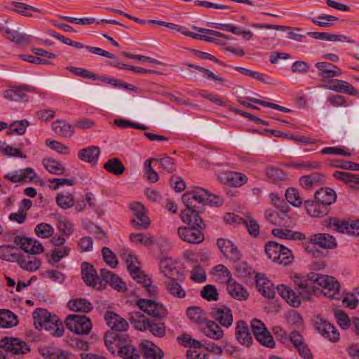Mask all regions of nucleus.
I'll return each mask as SVG.
<instances>
[{"instance_id": "nucleus-45", "label": "nucleus", "mask_w": 359, "mask_h": 359, "mask_svg": "<svg viewBox=\"0 0 359 359\" xmlns=\"http://www.w3.org/2000/svg\"><path fill=\"white\" fill-rule=\"evenodd\" d=\"M187 316L192 322L198 325H203L206 321L205 313L199 306H192L188 307Z\"/></svg>"}, {"instance_id": "nucleus-50", "label": "nucleus", "mask_w": 359, "mask_h": 359, "mask_svg": "<svg viewBox=\"0 0 359 359\" xmlns=\"http://www.w3.org/2000/svg\"><path fill=\"white\" fill-rule=\"evenodd\" d=\"M179 344L184 347L194 348L201 349L203 347V344L192 338L189 334L184 333L177 337Z\"/></svg>"}, {"instance_id": "nucleus-13", "label": "nucleus", "mask_w": 359, "mask_h": 359, "mask_svg": "<svg viewBox=\"0 0 359 359\" xmlns=\"http://www.w3.org/2000/svg\"><path fill=\"white\" fill-rule=\"evenodd\" d=\"M251 327L255 339L263 346L273 348L276 343L265 325L259 319L254 318L251 321Z\"/></svg>"}, {"instance_id": "nucleus-28", "label": "nucleus", "mask_w": 359, "mask_h": 359, "mask_svg": "<svg viewBox=\"0 0 359 359\" xmlns=\"http://www.w3.org/2000/svg\"><path fill=\"white\" fill-rule=\"evenodd\" d=\"M100 154V149L97 146H88L78 151V158L86 163L96 164Z\"/></svg>"}, {"instance_id": "nucleus-16", "label": "nucleus", "mask_w": 359, "mask_h": 359, "mask_svg": "<svg viewBox=\"0 0 359 359\" xmlns=\"http://www.w3.org/2000/svg\"><path fill=\"white\" fill-rule=\"evenodd\" d=\"M316 330L331 342L336 343L340 339V334L337 327L318 316H316Z\"/></svg>"}, {"instance_id": "nucleus-26", "label": "nucleus", "mask_w": 359, "mask_h": 359, "mask_svg": "<svg viewBox=\"0 0 359 359\" xmlns=\"http://www.w3.org/2000/svg\"><path fill=\"white\" fill-rule=\"evenodd\" d=\"M256 287L259 292L268 299H273L275 296L273 283L263 274L257 273L255 276Z\"/></svg>"}, {"instance_id": "nucleus-27", "label": "nucleus", "mask_w": 359, "mask_h": 359, "mask_svg": "<svg viewBox=\"0 0 359 359\" xmlns=\"http://www.w3.org/2000/svg\"><path fill=\"white\" fill-rule=\"evenodd\" d=\"M226 290L232 298L238 301H245L249 297L247 290L232 278L227 280Z\"/></svg>"}, {"instance_id": "nucleus-42", "label": "nucleus", "mask_w": 359, "mask_h": 359, "mask_svg": "<svg viewBox=\"0 0 359 359\" xmlns=\"http://www.w3.org/2000/svg\"><path fill=\"white\" fill-rule=\"evenodd\" d=\"M316 39L325 41H332V42H347L349 43H353L354 41L352 40L350 37L343 35V34H334L329 32H316Z\"/></svg>"}, {"instance_id": "nucleus-44", "label": "nucleus", "mask_w": 359, "mask_h": 359, "mask_svg": "<svg viewBox=\"0 0 359 359\" xmlns=\"http://www.w3.org/2000/svg\"><path fill=\"white\" fill-rule=\"evenodd\" d=\"M272 234L279 238L289 240H304L305 235L299 231H293L289 229H273Z\"/></svg>"}, {"instance_id": "nucleus-57", "label": "nucleus", "mask_w": 359, "mask_h": 359, "mask_svg": "<svg viewBox=\"0 0 359 359\" xmlns=\"http://www.w3.org/2000/svg\"><path fill=\"white\" fill-rule=\"evenodd\" d=\"M155 158H149L144 162V175L147 180L151 182H156L158 180V173L153 169L151 162L154 161Z\"/></svg>"}, {"instance_id": "nucleus-4", "label": "nucleus", "mask_w": 359, "mask_h": 359, "mask_svg": "<svg viewBox=\"0 0 359 359\" xmlns=\"http://www.w3.org/2000/svg\"><path fill=\"white\" fill-rule=\"evenodd\" d=\"M316 285L320 287H316V297L323 295L332 300L341 299V284L334 276L316 273Z\"/></svg>"}, {"instance_id": "nucleus-18", "label": "nucleus", "mask_w": 359, "mask_h": 359, "mask_svg": "<svg viewBox=\"0 0 359 359\" xmlns=\"http://www.w3.org/2000/svg\"><path fill=\"white\" fill-rule=\"evenodd\" d=\"M137 305L140 310L156 318H162L167 315L165 307L153 300L140 299L137 302Z\"/></svg>"}, {"instance_id": "nucleus-2", "label": "nucleus", "mask_w": 359, "mask_h": 359, "mask_svg": "<svg viewBox=\"0 0 359 359\" xmlns=\"http://www.w3.org/2000/svg\"><path fill=\"white\" fill-rule=\"evenodd\" d=\"M32 316L36 329H45L55 337H60L64 334L62 322L55 314H51L45 309L38 308L34 311Z\"/></svg>"}, {"instance_id": "nucleus-3", "label": "nucleus", "mask_w": 359, "mask_h": 359, "mask_svg": "<svg viewBox=\"0 0 359 359\" xmlns=\"http://www.w3.org/2000/svg\"><path fill=\"white\" fill-rule=\"evenodd\" d=\"M129 320L136 330L141 332L149 331L154 337L159 338L165 334V325L163 322L145 318L140 312L130 313Z\"/></svg>"}, {"instance_id": "nucleus-52", "label": "nucleus", "mask_w": 359, "mask_h": 359, "mask_svg": "<svg viewBox=\"0 0 359 359\" xmlns=\"http://www.w3.org/2000/svg\"><path fill=\"white\" fill-rule=\"evenodd\" d=\"M34 232L39 238H48L53 235L54 229L49 224L41 223L36 226Z\"/></svg>"}, {"instance_id": "nucleus-60", "label": "nucleus", "mask_w": 359, "mask_h": 359, "mask_svg": "<svg viewBox=\"0 0 359 359\" xmlns=\"http://www.w3.org/2000/svg\"><path fill=\"white\" fill-rule=\"evenodd\" d=\"M154 161L158 163L161 168L168 173L173 172L175 170V163L174 160L170 156H165L161 158H155Z\"/></svg>"}, {"instance_id": "nucleus-7", "label": "nucleus", "mask_w": 359, "mask_h": 359, "mask_svg": "<svg viewBox=\"0 0 359 359\" xmlns=\"http://www.w3.org/2000/svg\"><path fill=\"white\" fill-rule=\"evenodd\" d=\"M336 200V194L330 188L316 191V217H323L328 213V206Z\"/></svg>"}, {"instance_id": "nucleus-10", "label": "nucleus", "mask_w": 359, "mask_h": 359, "mask_svg": "<svg viewBox=\"0 0 359 359\" xmlns=\"http://www.w3.org/2000/svg\"><path fill=\"white\" fill-rule=\"evenodd\" d=\"M120 256L126 262L127 269L134 280L139 283H144L148 286L151 283V278L142 271L140 268L135 265L137 258L131 255L128 250L123 249L120 252Z\"/></svg>"}, {"instance_id": "nucleus-6", "label": "nucleus", "mask_w": 359, "mask_h": 359, "mask_svg": "<svg viewBox=\"0 0 359 359\" xmlns=\"http://www.w3.org/2000/svg\"><path fill=\"white\" fill-rule=\"evenodd\" d=\"M190 219H193L194 221H183L188 224V226H181L178 228V236L180 238L184 241V242H187L191 244H198L201 243L204 240V234L202 233L201 229L205 227V224L202 220L201 225L198 226L199 224L197 222L194 221V217Z\"/></svg>"}, {"instance_id": "nucleus-17", "label": "nucleus", "mask_w": 359, "mask_h": 359, "mask_svg": "<svg viewBox=\"0 0 359 359\" xmlns=\"http://www.w3.org/2000/svg\"><path fill=\"white\" fill-rule=\"evenodd\" d=\"M130 209L133 214L132 224L134 227L138 230L147 229L150 225V220L146 215L144 205L140 203L134 202L130 205Z\"/></svg>"}, {"instance_id": "nucleus-39", "label": "nucleus", "mask_w": 359, "mask_h": 359, "mask_svg": "<svg viewBox=\"0 0 359 359\" xmlns=\"http://www.w3.org/2000/svg\"><path fill=\"white\" fill-rule=\"evenodd\" d=\"M333 177L348 184L353 189H359V175L344 171H335L333 173Z\"/></svg>"}, {"instance_id": "nucleus-12", "label": "nucleus", "mask_w": 359, "mask_h": 359, "mask_svg": "<svg viewBox=\"0 0 359 359\" xmlns=\"http://www.w3.org/2000/svg\"><path fill=\"white\" fill-rule=\"evenodd\" d=\"M0 348L11 355H25L30 351L29 346L20 338L6 337L0 341Z\"/></svg>"}, {"instance_id": "nucleus-38", "label": "nucleus", "mask_w": 359, "mask_h": 359, "mask_svg": "<svg viewBox=\"0 0 359 359\" xmlns=\"http://www.w3.org/2000/svg\"><path fill=\"white\" fill-rule=\"evenodd\" d=\"M316 245L320 248L327 250L334 249L337 247L336 238L328 233L316 234Z\"/></svg>"}, {"instance_id": "nucleus-47", "label": "nucleus", "mask_w": 359, "mask_h": 359, "mask_svg": "<svg viewBox=\"0 0 359 359\" xmlns=\"http://www.w3.org/2000/svg\"><path fill=\"white\" fill-rule=\"evenodd\" d=\"M43 165L50 173L54 175H62L66 170L60 162L53 158L44 159L43 161Z\"/></svg>"}, {"instance_id": "nucleus-35", "label": "nucleus", "mask_w": 359, "mask_h": 359, "mask_svg": "<svg viewBox=\"0 0 359 359\" xmlns=\"http://www.w3.org/2000/svg\"><path fill=\"white\" fill-rule=\"evenodd\" d=\"M68 308L75 312L88 313L92 311V304L85 298H76L67 303Z\"/></svg>"}, {"instance_id": "nucleus-55", "label": "nucleus", "mask_w": 359, "mask_h": 359, "mask_svg": "<svg viewBox=\"0 0 359 359\" xmlns=\"http://www.w3.org/2000/svg\"><path fill=\"white\" fill-rule=\"evenodd\" d=\"M67 69L73 74L86 79L97 80V74L93 73L86 69L68 67Z\"/></svg>"}, {"instance_id": "nucleus-14", "label": "nucleus", "mask_w": 359, "mask_h": 359, "mask_svg": "<svg viewBox=\"0 0 359 359\" xmlns=\"http://www.w3.org/2000/svg\"><path fill=\"white\" fill-rule=\"evenodd\" d=\"M27 92L37 93L38 90L34 86L25 84L12 86L4 90V97L12 102L27 101L28 96L26 94Z\"/></svg>"}, {"instance_id": "nucleus-62", "label": "nucleus", "mask_w": 359, "mask_h": 359, "mask_svg": "<svg viewBox=\"0 0 359 359\" xmlns=\"http://www.w3.org/2000/svg\"><path fill=\"white\" fill-rule=\"evenodd\" d=\"M248 231L252 237H257L259 234V225L257 220L252 217H247L243 221Z\"/></svg>"}, {"instance_id": "nucleus-29", "label": "nucleus", "mask_w": 359, "mask_h": 359, "mask_svg": "<svg viewBox=\"0 0 359 359\" xmlns=\"http://www.w3.org/2000/svg\"><path fill=\"white\" fill-rule=\"evenodd\" d=\"M140 347L144 359L163 358V351L156 346L153 342L149 341H142Z\"/></svg>"}, {"instance_id": "nucleus-36", "label": "nucleus", "mask_w": 359, "mask_h": 359, "mask_svg": "<svg viewBox=\"0 0 359 359\" xmlns=\"http://www.w3.org/2000/svg\"><path fill=\"white\" fill-rule=\"evenodd\" d=\"M203 332L208 337L219 340L224 336V332L219 325L215 321L206 320Z\"/></svg>"}, {"instance_id": "nucleus-48", "label": "nucleus", "mask_w": 359, "mask_h": 359, "mask_svg": "<svg viewBox=\"0 0 359 359\" xmlns=\"http://www.w3.org/2000/svg\"><path fill=\"white\" fill-rule=\"evenodd\" d=\"M69 250V248L66 246L55 248L52 250L50 257L48 259V263L54 266L56 263L59 262L60 259L68 256Z\"/></svg>"}, {"instance_id": "nucleus-46", "label": "nucleus", "mask_w": 359, "mask_h": 359, "mask_svg": "<svg viewBox=\"0 0 359 359\" xmlns=\"http://www.w3.org/2000/svg\"><path fill=\"white\" fill-rule=\"evenodd\" d=\"M55 202L63 210L71 208L75 203L74 196L69 192L57 193L55 197Z\"/></svg>"}, {"instance_id": "nucleus-22", "label": "nucleus", "mask_w": 359, "mask_h": 359, "mask_svg": "<svg viewBox=\"0 0 359 359\" xmlns=\"http://www.w3.org/2000/svg\"><path fill=\"white\" fill-rule=\"evenodd\" d=\"M217 245L222 255L230 261L236 262L241 259V252L230 240L222 238H218Z\"/></svg>"}, {"instance_id": "nucleus-31", "label": "nucleus", "mask_w": 359, "mask_h": 359, "mask_svg": "<svg viewBox=\"0 0 359 359\" xmlns=\"http://www.w3.org/2000/svg\"><path fill=\"white\" fill-rule=\"evenodd\" d=\"M316 67L319 70V76L323 78H333L342 74L341 70L332 63L318 62L316 64Z\"/></svg>"}, {"instance_id": "nucleus-61", "label": "nucleus", "mask_w": 359, "mask_h": 359, "mask_svg": "<svg viewBox=\"0 0 359 359\" xmlns=\"http://www.w3.org/2000/svg\"><path fill=\"white\" fill-rule=\"evenodd\" d=\"M194 197L195 198V202L198 204H207L208 198L210 196L209 191L201 188L196 187L195 189L192 190Z\"/></svg>"}, {"instance_id": "nucleus-34", "label": "nucleus", "mask_w": 359, "mask_h": 359, "mask_svg": "<svg viewBox=\"0 0 359 359\" xmlns=\"http://www.w3.org/2000/svg\"><path fill=\"white\" fill-rule=\"evenodd\" d=\"M182 280H183L180 279L178 276L170 278L166 282V288L173 297L180 299L185 297L186 292L180 284V282H182Z\"/></svg>"}, {"instance_id": "nucleus-64", "label": "nucleus", "mask_w": 359, "mask_h": 359, "mask_svg": "<svg viewBox=\"0 0 359 359\" xmlns=\"http://www.w3.org/2000/svg\"><path fill=\"white\" fill-rule=\"evenodd\" d=\"M334 315L337 323L342 330H347L350 327L351 320L345 312L337 310L334 312Z\"/></svg>"}, {"instance_id": "nucleus-43", "label": "nucleus", "mask_w": 359, "mask_h": 359, "mask_svg": "<svg viewBox=\"0 0 359 359\" xmlns=\"http://www.w3.org/2000/svg\"><path fill=\"white\" fill-rule=\"evenodd\" d=\"M103 168L108 172L114 175H121L126 170L124 165L118 158H112L109 159L104 164Z\"/></svg>"}, {"instance_id": "nucleus-51", "label": "nucleus", "mask_w": 359, "mask_h": 359, "mask_svg": "<svg viewBox=\"0 0 359 359\" xmlns=\"http://www.w3.org/2000/svg\"><path fill=\"white\" fill-rule=\"evenodd\" d=\"M226 180L229 185L239 187L247 182L248 177L241 172H233L227 175Z\"/></svg>"}, {"instance_id": "nucleus-58", "label": "nucleus", "mask_w": 359, "mask_h": 359, "mask_svg": "<svg viewBox=\"0 0 359 359\" xmlns=\"http://www.w3.org/2000/svg\"><path fill=\"white\" fill-rule=\"evenodd\" d=\"M102 255L104 261L111 268L116 267L118 261L116 255L107 247L102 248Z\"/></svg>"}, {"instance_id": "nucleus-30", "label": "nucleus", "mask_w": 359, "mask_h": 359, "mask_svg": "<svg viewBox=\"0 0 359 359\" xmlns=\"http://www.w3.org/2000/svg\"><path fill=\"white\" fill-rule=\"evenodd\" d=\"M277 291L290 306L298 307L300 305L301 302L299 297L290 287L280 284L277 286Z\"/></svg>"}, {"instance_id": "nucleus-53", "label": "nucleus", "mask_w": 359, "mask_h": 359, "mask_svg": "<svg viewBox=\"0 0 359 359\" xmlns=\"http://www.w3.org/2000/svg\"><path fill=\"white\" fill-rule=\"evenodd\" d=\"M285 196L288 203L295 207H299L302 201L297 189L294 188H288L285 194Z\"/></svg>"}, {"instance_id": "nucleus-19", "label": "nucleus", "mask_w": 359, "mask_h": 359, "mask_svg": "<svg viewBox=\"0 0 359 359\" xmlns=\"http://www.w3.org/2000/svg\"><path fill=\"white\" fill-rule=\"evenodd\" d=\"M81 268L82 279L87 285L99 290L104 287L93 265L84 262L81 264Z\"/></svg>"}, {"instance_id": "nucleus-49", "label": "nucleus", "mask_w": 359, "mask_h": 359, "mask_svg": "<svg viewBox=\"0 0 359 359\" xmlns=\"http://www.w3.org/2000/svg\"><path fill=\"white\" fill-rule=\"evenodd\" d=\"M29 123L27 119L15 121L8 126L7 134H17L18 135H22L25 133L27 128L29 126Z\"/></svg>"}, {"instance_id": "nucleus-21", "label": "nucleus", "mask_w": 359, "mask_h": 359, "mask_svg": "<svg viewBox=\"0 0 359 359\" xmlns=\"http://www.w3.org/2000/svg\"><path fill=\"white\" fill-rule=\"evenodd\" d=\"M104 319L107 325L111 329L109 332L126 334L125 332L128 329V323L126 320L114 311H107L104 315Z\"/></svg>"}, {"instance_id": "nucleus-63", "label": "nucleus", "mask_w": 359, "mask_h": 359, "mask_svg": "<svg viewBox=\"0 0 359 359\" xmlns=\"http://www.w3.org/2000/svg\"><path fill=\"white\" fill-rule=\"evenodd\" d=\"M201 295L208 301H217L218 299V292L215 286L212 285H205L201 292Z\"/></svg>"}, {"instance_id": "nucleus-9", "label": "nucleus", "mask_w": 359, "mask_h": 359, "mask_svg": "<svg viewBox=\"0 0 359 359\" xmlns=\"http://www.w3.org/2000/svg\"><path fill=\"white\" fill-rule=\"evenodd\" d=\"M66 327L77 334H88L92 329V322L84 315L70 314L67 316Z\"/></svg>"}, {"instance_id": "nucleus-1", "label": "nucleus", "mask_w": 359, "mask_h": 359, "mask_svg": "<svg viewBox=\"0 0 359 359\" xmlns=\"http://www.w3.org/2000/svg\"><path fill=\"white\" fill-rule=\"evenodd\" d=\"M104 341L108 351L112 354H117L123 359H139V351L130 343L127 334H116L107 332Z\"/></svg>"}, {"instance_id": "nucleus-37", "label": "nucleus", "mask_w": 359, "mask_h": 359, "mask_svg": "<svg viewBox=\"0 0 359 359\" xmlns=\"http://www.w3.org/2000/svg\"><path fill=\"white\" fill-rule=\"evenodd\" d=\"M52 128L55 134L64 137H71L74 133V126L61 120L53 122Z\"/></svg>"}, {"instance_id": "nucleus-40", "label": "nucleus", "mask_w": 359, "mask_h": 359, "mask_svg": "<svg viewBox=\"0 0 359 359\" xmlns=\"http://www.w3.org/2000/svg\"><path fill=\"white\" fill-rule=\"evenodd\" d=\"M18 316L10 310H0V327L10 328L18 325Z\"/></svg>"}, {"instance_id": "nucleus-54", "label": "nucleus", "mask_w": 359, "mask_h": 359, "mask_svg": "<svg viewBox=\"0 0 359 359\" xmlns=\"http://www.w3.org/2000/svg\"><path fill=\"white\" fill-rule=\"evenodd\" d=\"M184 65L190 68H194L203 74V76L208 79H211L218 82H223L224 79L222 77L215 75L209 69H205L201 66L196 65L191 63L185 62Z\"/></svg>"}, {"instance_id": "nucleus-20", "label": "nucleus", "mask_w": 359, "mask_h": 359, "mask_svg": "<svg viewBox=\"0 0 359 359\" xmlns=\"http://www.w3.org/2000/svg\"><path fill=\"white\" fill-rule=\"evenodd\" d=\"M14 243L29 255H38L44 251L42 244L37 240L25 236H17L14 238Z\"/></svg>"}, {"instance_id": "nucleus-59", "label": "nucleus", "mask_w": 359, "mask_h": 359, "mask_svg": "<svg viewBox=\"0 0 359 359\" xmlns=\"http://www.w3.org/2000/svg\"><path fill=\"white\" fill-rule=\"evenodd\" d=\"M266 175L272 182L282 180L285 178V174L281 169L273 166L266 168Z\"/></svg>"}, {"instance_id": "nucleus-15", "label": "nucleus", "mask_w": 359, "mask_h": 359, "mask_svg": "<svg viewBox=\"0 0 359 359\" xmlns=\"http://www.w3.org/2000/svg\"><path fill=\"white\" fill-rule=\"evenodd\" d=\"M327 227H334V230L348 235L359 236V221L343 220L336 217L330 218Z\"/></svg>"}, {"instance_id": "nucleus-41", "label": "nucleus", "mask_w": 359, "mask_h": 359, "mask_svg": "<svg viewBox=\"0 0 359 359\" xmlns=\"http://www.w3.org/2000/svg\"><path fill=\"white\" fill-rule=\"evenodd\" d=\"M160 269L168 278L180 275V271L175 266L174 262L168 257H165L160 261Z\"/></svg>"}, {"instance_id": "nucleus-25", "label": "nucleus", "mask_w": 359, "mask_h": 359, "mask_svg": "<svg viewBox=\"0 0 359 359\" xmlns=\"http://www.w3.org/2000/svg\"><path fill=\"white\" fill-rule=\"evenodd\" d=\"M14 257L15 259L13 260L19 264L20 267L27 271H36L41 265V262L39 259L29 255L25 256L18 254V257Z\"/></svg>"}, {"instance_id": "nucleus-11", "label": "nucleus", "mask_w": 359, "mask_h": 359, "mask_svg": "<svg viewBox=\"0 0 359 359\" xmlns=\"http://www.w3.org/2000/svg\"><path fill=\"white\" fill-rule=\"evenodd\" d=\"M292 279L299 295L303 299H310L314 294V273L295 274Z\"/></svg>"}, {"instance_id": "nucleus-24", "label": "nucleus", "mask_w": 359, "mask_h": 359, "mask_svg": "<svg viewBox=\"0 0 359 359\" xmlns=\"http://www.w3.org/2000/svg\"><path fill=\"white\" fill-rule=\"evenodd\" d=\"M235 337L236 340L246 347L252 344V337L249 327L245 320H241L236 323Z\"/></svg>"}, {"instance_id": "nucleus-32", "label": "nucleus", "mask_w": 359, "mask_h": 359, "mask_svg": "<svg viewBox=\"0 0 359 359\" xmlns=\"http://www.w3.org/2000/svg\"><path fill=\"white\" fill-rule=\"evenodd\" d=\"M328 88L338 93H346L351 95H356L358 94V91L356 90L351 84L348 83L347 81L339 79L332 80Z\"/></svg>"}, {"instance_id": "nucleus-23", "label": "nucleus", "mask_w": 359, "mask_h": 359, "mask_svg": "<svg viewBox=\"0 0 359 359\" xmlns=\"http://www.w3.org/2000/svg\"><path fill=\"white\" fill-rule=\"evenodd\" d=\"M211 317L222 326L229 327L233 323V315L229 307L221 305L218 307H212L210 311Z\"/></svg>"}, {"instance_id": "nucleus-8", "label": "nucleus", "mask_w": 359, "mask_h": 359, "mask_svg": "<svg viewBox=\"0 0 359 359\" xmlns=\"http://www.w3.org/2000/svg\"><path fill=\"white\" fill-rule=\"evenodd\" d=\"M182 200L187 208L181 212L180 217L182 220L189 221L190 222L194 221L193 219H190V217L191 218L194 217V221L199 224H197V225L200 226L202 224V219L199 215L202 212V210L200 207L196 205V202H195L192 191L184 194Z\"/></svg>"}, {"instance_id": "nucleus-33", "label": "nucleus", "mask_w": 359, "mask_h": 359, "mask_svg": "<svg viewBox=\"0 0 359 359\" xmlns=\"http://www.w3.org/2000/svg\"><path fill=\"white\" fill-rule=\"evenodd\" d=\"M3 36L15 44H27L31 39L30 35L21 33L18 30L11 29L8 27L4 29Z\"/></svg>"}, {"instance_id": "nucleus-5", "label": "nucleus", "mask_w": 359, "mask_h": 359, "mask_svg": "<svg viewBox=\"0 0 359 359\" xmlns=\"http://www.w3.org/2000/svg\"><path fill=\"white\" fill-rule=\"evenodd\" d=\"M264 251L269 259L285 266L291 264L294 259L289 248L275 241H268L265 244Z\"/></svg>"}, {"instance_id": "nucleus-56", "label": "nucleus", "mask_w": 359, "mask_h": 359, "mask_svg": "<svg viewBox=\"0 0 359 359\" xmlns=\"http://www.w3.org/2000/svg\"><path fill=\"white\" fill-rule=\"evenodd\" d=\"M130 239L133 243L142 244L144 246H150L154 243L153 236H146L144 233H135L130 234Z\"/></svg>"}]
</instances>
